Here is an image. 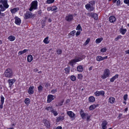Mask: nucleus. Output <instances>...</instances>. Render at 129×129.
<instances>
[{"mask_svg": "<svg viewBox=\"0 0 129 129\" xmlns=\"http://www.w3.org/2000/svg\"><path fill=\"white\" fill-rule=\"evenodd\" d=\"M78 78L79 79H81L83 77L82 75L81 74H79L78 75Z\"/></svg>", "mask_w": 129, "mask_h": 129, "instance_id": "obj_52", "label": "nucleus"}, {"mask_svg": "<svg viewBox=\"0 0 129 129\" xmlns=\"http://www.w3.org/2000/svg\"><path fill=\"white\" fill-rule=\"evenodd\" d=\"M70 79L72 81H74L76 80V77L75 76L72 75L70 77Z\"/></svg>", "mask_w": 129, "mask_h": 129, "instance_id": "obj_37", "label": "nucleus"}, {"mask_svg": "<svg viewBox=\"0 0 129 129\" xmlns=\"http://www.w3.org/2000/svg\"><path fill=\"white\" fill-rule=\"evenodd\" d=\"M31 6L29 9L30 11H31L33 9H37V2L35 1L32 2L31 4Z\"/></svg>", "mask_w": 129, "mask_h": 129, "instance_id": "obj_3", "label": "nucleus"}, {"mask_svg": "<svg viewBox=\"0 0 129 129\" xmlns=\"http://www.w3.org/2000/svg\"><path fill=\"white\" fill-rule=\"evenodd\" d=\"M107 122L106 121H103L102 125V128L103 129H106L107 127L106 126L107 124Z\"/></svg>", "mask_w": 129, "mask_h": 129, "instance_id": "obj_15", "label": "nucleus"}, {"mask_svg": "<svg viewBox=\"0 0 129 129\" xmlns=\"http://www.w3.org/2000/svg\"><path fill=\"white\" fill-rule=\"evenodd\" d=\"M82 60V58L80 57H78L77 58H75L73 60H72L69 62L72 66H73V63L76 62L81 61Z\"/></svg>", "mask_w": 129, "mask_h": 129, "instance_id": "obj_4", "label": "nucleus"}, {"mask_svg": "<svg viewBox=\"0 0 129 129\" xmlns=\"http://www.w3.org/2000/svg\"><path fill=\"white\" fill-rule=\"evenodd\" d=\"M25 103L26 104L29 103L30 102V99L29 98H26L24 101Z\"/></svg>", "mask_w": 129, "mask_h": 129, "instance_id": "obj_40", "label": "nucleus"}, {"mask_svg": "<svg viewBox=\"0 0 129 129\" xmlns=\"http://www.w3.org/2000/svg\"><path fill=\"white\" fill-rule=\"evenodd\" d=\"M51 112L53 113L54 115L55 116H56L58 114V113L56 111H54L53 109L52 110Z\"/></svg>", "mask_w": 129, "mask_h": 129, "instance_id": "obj_41", "label": "nucleus"}, {"mask_svg": "<svg viewBox=\"0 0 129 129\" xmlns=\"http://www.w3.org/2000/svg\"><path fill=\"white\" fill-rule=\"evenodd\" d=\"M70 67L66 68L64 69L65 73L66 74H68L70 72Z\"/></svg>", "mask_w": 129, "mask_h": 129, "instance_id": "obj_27", "label": "nucleus"}, {"mask_svg": "<svg viewBox=\"0 0 129 129\" xmlns=\"http://www.w3.org/2000/svg\"><path fill=\"white\" fill-rule=\"evenodd\" d=\"M103 40V38H98L96 39L95 42L97 44L99 43H100Z\"/></svg>", "mask_w": 129, "mask_h": 129, "instance_id": "obj_28", "label": "nucleus"}, {"mask_svg": "<svg viewBox=\"0 0 129 129\" xmlns=\"http://www.w3.org/2000/svg\"><path fill=\"white\" fill-rule=\"evenodd\" d=\"M89 100L90 102H92L95 101V99L93 96H91L89 98Z\"/></svg>", "mask_w": 129, "mask_h": 129, "instance_id": "obj_29", "label": "nucleus"}, {"mask_svg": "<svg viewBox=\"0 0 129 129\" xmlns=\"http://www.w3.org/2000/svg\"><path fill=\"white\" fill-rule=\"evenodd\" d=\"M77 71L79 72H82L83 70V68L81 65L78 66L77 67Z\"/></svg>", "mask_w": 129, "mask_h": 129, "instance_id": "obj_21", "label": "nucleus"}, {"mask_svg": "<svg viewBox=\"0 0 129 129\" xmlns=\"http://www.w3.org/2000/svg\"><path fill=\"white\" fill-rule=\"evenodd\" d=\"M123 2L124 3L129 6V0H124Z\"/></svg>", "mask_w": 129, "mask_h": 129, "instance_id": "obj_47", "label": "nucleus"}, {"mask_svg": "<svg viewBox=\"0 0 129 129\" xmlns=\"http://www.w3.org/2000/svg\"><path fill=\"white\" fill-rule=\"evenodd\" d=\"M19 10V9L18 8H14L13 9H11L10 10V11L11 12L12 14H14L17 11H18Z\"/></svg>", "mask_w": 129, "mask_h": 129, "instance_id": "obj_20", "label": "nucleus"}, {"mask_svg": "<svg viewBox=\"0 0 129 129\" xmlns=\"http://www.w3.org/2000/svg\"><path fill=\"white\" fill-rule=\"evenodd\" d=\"M121 36H118L115 39V41H117L118 40L120 39L121 38Z\"/></svg>", "mask_w": 129, "mask_h": 129, "instance_id": "obj_50", "label": "nucleus"}, {"mask_svg": "<svg viewBox=\"0 0 129 129\" xmlns=\"http://www.w3.org/2000/svg\"><path fill=\"white\" fill-rule=\"evenodd\" d=\"M34 87L33 86H30L29 87L27 91V92L29 94L31 95L34 92Z\"/></svg>", "mask_w": 129, "mask_h": 129, "instance_id": "obj_14", "label": "nucleus"}, {"mask_svg": "<svg viewBox=\"0 0 129 129\" xmlns=\"http://www.w3.org/2000/svg\"><path fill=\"white\" fill-rule=\"evenodd\" d=\"M94 9V8L92 6L91 7L90 6V8L89 10L91 11H92Z\"/></svg>", "mask_w": 129, "mask_h": 129, "instance_id": "obj_58", "label": "nucleus"}, {"mask_svg": "<svg viewBox=\"0 0 129 129\" xmlns=\"http://www.w3.org/2000/svg\"><path fill=\"white\" fill-rule=\"evenodd\" d=\"M48 37H47L46 38L43 40L45 44H48L49 43V41L48 40Z\"/></svg>", "mask_w": 129, "mask_h": 129, "instance_id": "obj_32", "label": "nucleus"}, {"mask_svg": "<svg viewBox=\"0 0 129 129\" xmlns=\"http://www.w3.org/2000/svg\"><path fill=\"white\" fill-rule=\"evenodd\" d=\"M120 33L122 35H124L126 31V29H123L122 28H121L120 29Z\"/></svg>", "mask_w": 129, "mask_h": 129, "instance_id": "obj_25", "label": "nucleus"}, {"mask_svg": "<svg viewBox=\"0 0 129 129\" xmlns=\"http://www.w3.org/2000/svg\"><path fill=\"white\" fill-rule=\"evenodd\" d=\"M27 51V50L26 49H25L23 51H20L18 53V54L19 55H21L25 53Z\"/></svg>", "mask_w": 129, "mask_h": 129, "instance_id": "obj_30", "label": "nucleus"}, {"mask_svg": "<svg viewBox=\"0 0 129 129\" xmlns=\"http://www.w3.org/2000/svg\"><path fill=\"white\" fill-rule=\"evenodd\" d=\"M98 106V105L93 104L91 105L89 107L90 110H92L94 109L96 107Z\"/></svg>", "mask_w": 129, "mask_h": 129, "instance_id": "obj_19", "label": "nucleus"}, {"mask_svg": "<svg viewBox=\"0 0 129 129\" xmlns=\"http://www.w3.org/2000/svg\"><path fill=\"white\" fill-rule=\"evenodd\" d=\"M55 98V96L52 95L50 94L48 95L47 96V102L48 103L50 102Z\"/></svg>", "mask_w": 129, "mask_h": 129, "instance_id": "obj_7", "label": "nucleus"}, {"mask_svg": "<svg viewBox=\"0 0 129 129\" xmlns=\"http://www.w3.org/2000/svg\"><path fill=\"white\" fill-rule=\"evenodd\" d=\"M56 52L57 54L60 55L61 54L62 52V51L60 49H58L57 50Z\"/></svg>", "mask_w": 129, "mask_h": 129, "instance_id": "obj_39", "label": "nucleus"}, {"mask_svg": "<svg viewBox=\"0 0 129 129\" xmlns=\"http://www.w3.org/2000/svg\"><path fill=\"white\" fill-rule=\"evenodd\" d=\"M118 77V75L116 74L115 76L113 77L110 79V81L112 82H114V81L116 78H117Z\"/></svg>", "mask_w": 129, "mask_h": 129, "instance_id": "obj_22", "label": "nucleus"}, {"mask_svg": "<svg viewBox=\"0 0 129 129\" xmlns=\"http://www.w3.org/2000/svg\"><path fill=\"white\" fill-rule=\"evenodd\" d=\"M94 93L96 96H99L100 95H104L105 94V92L103 91H96Z\"/></svg>", "mask_w": 129, "mask_h": 129, "instance_id": "obj_11", "label": "nucleus"}, {"mask_svg": "<svg viewBox=\"0 0 129 129\" xmlns=\"http://www.w3.org/2000/svg\"><path fill=\"white\" fill-rule=\"evenodd\" d=\"M2 7V6H0V8H1V9H0V15L1 14V11H4L5 10V9H4V8Z\"/></svg>", "mask_w": 129, "mask_h": 129, "instance_id": "obj_44", "label": "nucleus"}, {"mask_svg": "<svg viewBox=\"0 0 129 129\" xmlns=\"http://www.w3.org/2000/svg\"><path fill=\"white\" fill-rule=\"evenodd\" d=\"M110 21L112 23H113L115 22L116 20V18L114 16H110L109 18Z\"/></svg>", "mask_w": 129, "mask_h": 129, "instance_id": "obj_17", "label": "nucleus"}, {"mask_svg": "<svg viewBox=\"0 0 129 129\" xmlns=\"http://www.w3.org/2000/svg\"><path fill=\"white\" fill-rule=\"evenodd\" d=\"M80 114L81 115V116L82 118L83 119H84L85 118V116H87L88 115V114L87 113H85L84 112L83 110L81 109L80 112Z\"/></svg>", "mask_w": 129, "mask_h": 129, "instance_id": "obj_8", "label": "nucleus"}, {"mask_svg": "<svg viewBox=\"0 0 129 129\" xmlns=\"http://www.w3.org/2000/svg\"><path fill=\"white\" fill-rule=\"evenodd\" d=\"M51 8V11H55L57 9V8L55 6H53Z\"/></svg>", "mask_w": 129, "mask_h": 129, "instance_id": "obj_43", "label": "nucleus"}, {"mask_svg": "<svg viewBox=\"0 0 129 129\" xmlns=\"http://www.w3.org/2000/svg\"><path fill=\"white\" fill-rule=\"evenodd\" d=\"M4 74L6 77L9 78H12L13 76L12 71L9 68H8L5 70Z\"/></svg>", "mask_w": 129, "mask_h": 129, "instance_id": "obj_1", "label": "nucleus"}, {"mask_svg": "<svg viewBox=\"0 0 129 129\" xmlns=\"http://www.w3.org/2000/svg\"><path fill=\"white\" fill-rule=\"evenodd\" d=\"M90 39L89 38H88L87 40H86V42H85V44L86 45L88 44L89 41H90Z\"/></svg>", "mask_w": 129, "mask_h": 129, "instance_id": "obj_49", "label": "nucleus"}, {"mask_svg": "<svg viewBox=\"0 0 129 129\" xmlns=\"http://www.w3.org/2000/svg\"><path fill=\"white\" fill-rule=\"evenodd\" d=\"M38 89L39 92H41L43 89V87L41 85H40L38 87Z\"/></svg>", "mask_w": 129, "mask_h": 129, "instance_id": "obj_33", "label": "nucleus"}, {"mask_svg": "<svg viewBox=\"0 0 129 129\" xmlns=\"http://www.w3.org/2000/svg\"><path fill=\"white\" fill-rule=\"evenodd\" d=\"M25 18L26 19H27L29 18H31L33 16L32 15V13L29 11H27L25 15Z\"/></svg>", "mask_w": 129, "mask_h": 129, "instance_id": "obj_6", "label": "nucleus"}, {"mask_svg": "<svg viewBox=\"0 0 129 129\" xmlns=\"http://www.w3.org/2000/svg\"><path fill=\"white\" fill-rule=\"evenodd\" d=\"M107 50V49L106 48H103L101 49V51L102 52H105Z\"/></svg>", "mask_w": 129, "mask_h": 129, "instance_id": "obj_48", "label": "nucleus"}, {"mask_svg": "<svg viewBox=\"0 0 129 129\" xmlns=\"http://www.w3.org/2000/svg\"><path fill=\"white\" fill-rule=\"evenodd\" d=\"M73 19V15H72L70 14L66 16L65 19L67 21L70 22Z\"/></svg>", "mask_w": 129, "mask_h": 129, "instance_id": "obj_9", "label": "nucleus"}, {"mask_svg": "<svg viewBox=\"0 0 129 129\" xmlns=\"http://www.w3.org/2000/svg\"><path fill=\"white\" fill-rule=\"evenodd\" d=\"M67 114L69 116L72 120H74L75 118L76 115L72 111H68Z\"/></svg>", "mask_w": 129, "mask_h": 129, "instance_id": "obj_5", "label": "nucleus"}, {"mask_svg": "<svg viewBox=\"0 0 129 129\" xmlns=\"http://www.w3.org/2000/svg\"><path fill=\"white\" fill-rule=\"evenodd\" d=\"M15 38L14 36L11 35L9 36L8 38V39L10 41H13L15 39Z\"/></svg>", "mask_w": 129, "mask_h": 129, "instance_id": "obj_26", "label": "nucleus"}, {"mask_svg": "<svg viewBox=\"0 0 129 129\" xmlns=\"http://www.w3.org/2000/svg\"><path fill=\"white\" fill-rule=\"evenodd\" d=\"M125 52L126 54H129V49L126 51Z\"/></svg>", "mask_w": 129, "mask_h": 129, "instance_id": "obj_63", "label": "nucleus"}, {"mask_svg": "<svg viewBox=\"0 0 129 129\" xmlns=\"http://www.w3.org/2000/svg\"><path fill=\"white\" fill-rule=\"evenodd\" d=\"M64 102V100H63L61 101L60 103H58V105L59 106H61L62 104Z\"/></svg>", "mask_w": 129, "mask_h": 129, "instance_id": "obj_46", "label": "nucleus"}, {"mask_svg": "<svg viewBox=\"0 0 129 129\" xmlns=\"http://www.w3.org/2000/svg\"><path fill=\"white\" fill-rule=\"evenodd\" d=\"M127 94H125L123 96V98L124 101H126L127 98Z\"/></svg>", "mask_w": 129, "mask_h": 129, "instance_id": "obj_51", "label": "nucleus"}, {"mask_svg": "<svg viewBox=\"0 0 129 129\" xmlns=\"http://www.w3.org/2000/svg\"><path fill=\"white\" fill-rule=\"evenodd\" d=\"M47 10L48 11H51V7H48L47 8Z\"/></svg>", "mask_w": 129, "mask_h": 129, "instance_id": "obj_59", "label": "nucleus"}, {"mask_svg": "<svg viewBox=\"0 0 129 129\" xmlns=\"http://www.w3.org/2000/svg\"><path fill=\"white\" fill-rule=\"evenodd\" d=\"M120 0H118L117 1L116 3V4L117 6H118L120 5Z\"/></svg>", "mask_w": 129, "mask_h": 129, "instance_id": "obj_56", "label": "nucleus"}, {"mask_svg": "<svg viewBox=\"0 0 129 129\" xmlns=\"http://www.w3.org/2000/svg\"><path fill=\"white\" fill-rule=\"evenodd\" d=\"M43 122L45 125L47 127L49 128L50 127V124L49 122L46 119H44L43 120Z\"/></svg>", "mask_w": 129, "mask_h": 129, "instance_id": "obj_12", "label": "nucleus"}, {"mask_svg": "<svg viewBox=\"0 0 129 129\" xmlns=\"http://www.w3.org/2000/svg\"><path fill=\"white\" fill-rule=\"evenodd\" d=\"M45 109L47 111H51L53 110V108L52 106H49L48 107H46L45 108Z\"/></svg>", "mask_w": 129, "mask_h": 129, "instance_id": "obj_31", "label": "nucleus"}, {"mask_svg": "<svg viewBox=\"0 0 129 129\" xmlns=\"http://www.w3.org/2000/svg\"><path fill=\"white\" fill-rule=\"evenodd\" d=\"M52 21L51 19L50 18H49L48 19V21L49 22H51Z\"/></svg>", "mask_w": 129, "mask_h": 129, "instance_id": "obj_64", "label": "nucleus"}, {"mask_svg": "<svg viewBox=\"0 0 129 129\" xmlns=\"http://www.w3.org/2000/svg\"><path fill=\"white\" fill-rule=\"evenodd\" d=\"M75 30H74L71 31L68 35H71L72 36H73L74 35V34L76 32Z\"/></svg>", "mask_w": 129, "mask_h": 129, "instance_id": "obj_36", "label": "nucleus"}, {"mask_svg": "<svg viewBox=\"0 0 129 129\" xmlns=\"http://www.w3.org/2000/svg\"><path fill=\"white\" fill-rule=\"evenodd\" d=\"M56 90L55 89H53L51 91V92H52V93H54L55 92H56Z\"/></svg>", "mask_w": 129, "mask_h": 129, "instance_id": "obj_57", "label": "nucleus"}, {"mask_svg": "<svg viewBox=\"0 0 129 129\" xmlns=\"http://www.w3.org/2000/svg\"><path fill=\"white\" fill-rule=\"evenodd\" d=\"M85 57V56L84 55H82L81 56V57L82 59H84Z\"/></svg>", "mask_w": 129, "mask_h": 129, "instance_id": "obj_61", "label": "nucleus"}, {"mask_svg": "<svg viewBox=\"0 0 129 129\" xmlns=\"http://www.w3.org/2000/svg\"><path fill=\"white\" fill-rule=\"evenodd\" d=\"M4 103H1L0 105V108L1 109H2L3 108V105Z\"/></svg>", "mask_w": 129, "mask_h": 129, "instance_id": "obj_62", "label": "nucleus"}, {"mask_svg": "<svg viewBox=\"0 0 129 129\" xmlns=\"http://www.w3.org/2000/svg\"><path fill=\"white\" fill-rule=\"evenodd\" d=\"M54 0H47L46 2L47 3L49 4L53 3Z\"/></svg>", "mask_w": 129, "mask_h": 129, "instance_id": "obj_45", "label": "nucleus"}, {"mask_svg": "<svg viewBox=\"0 0 129 129\" xmlns=\"http://www.w3.org/2000/svg\"><path fill=\"white\" fill-rule=\"evenodd\" d=\"M110 74L109 70L108 69L105 70L103 74L101 75V78L103 79H105L109 76Z\"/></svg>", "mask_w": 129, "mask_h": 129, "instance_id": "obj_2", "label": "nucleus"}, {"mask_svg": "<svg viewBox=\"0 0 129 129\" xmlns=\"http://www.w3.org/2000/svg\"><path fill=\"white\" fill-rule=\"evenodd\" d=\"M33 59V57L31 55H29L27 57V60L28 62H30Z\"/></svg>", "mask_w": 129, "mask_h": 129, "instance_id": "obj_23", "label": "nucleus"}, {"mask_svg": "<svg viewBox=\"0 0 129 129\" xmlns=\"http://www.w3.org/2000/svg\"><path fill=\"white\" fill-rule=\"evenodd\" d=\"M1 103H4V100L5 98L3 95H1Z\"/></svg>", "mask_w": 129, "mask_h": 129, "instance_id": "obj_35", "label": "nucleus"}, {"mask_svg": "<svg viewBox=\"0 0 129 129\" xmlns=\"http://www.w3.org/2000/svg\"><path fill=\"white\" fill-rule=\"evenodd\" d=\"M87 117V121H88L90 120V116H89L88 115H87V116H86Z\"/></svg>", "mask_w": 129, "mask_h": 129, "instance_id": "obj_55", "label": "nucleus"}, {"mask_svg": "<svg viewBox=\"0 0 129 129\" xmlns=\"http://www.w3.org/2000/svg\"><path fill=\"white\" fill-rule=\"evenodd\" d=\"M115 101V99L113 97L109 98V102L111 104L113 103Z\"/></svg>", "mask_w": 129, "mask_h": 129, "instance_id": "obj_24", "label": "nucleus"}, {"mask_svg": "<svg viewBox=\"0 0 129 129\" xmlns=\"http://www.w3.org/2000/svg\"><path fill=\"white\" fill-rule=\"evenodd\" d=\"M14 19H15V23L17 25H20L21 22L20 19L18 17L16 16L14 18Z\"/></svg>", "mask_w": 129, "mask_h": 129, "instance_id": "obj_10", "label": "nucleus"}, {"mask_svg": "<svg viewBox=\"0 0 129 129\" xmlns=\"http://www.w3.org/2000/svg\"><path fill=\"white\" fill-rule=\"evenodd\" d=\"M62 127L61 126H58L56 128V129H61Z\"/></svg>", "mask_w": 129, "mask_h": 129, "instance_id": "obj_60", "label": "nucleus"}, {"mask_svg": "<svg viewBox=\"0 0 129 129\" xmlns=\"http://www.w3.org/2000/svg\"><path fill=\"white\" fill-rule=\"evenodd\" d=\"M90 16H92L95 20H97L98 19V15L96 13H91L90 14Z\"/></svg>", "mask_w": 129, "mask_h": 129, "instance_id": "obj_18", "label": "nucleus"}, {"mask_svg": "<svg viewBox=\"0 0 129 129\" xmlns=\"http://www.w3.org/2000/svg\"><path fill=\"white\" fill-rule=\"evenodd\" d=\"M50 86V84L48 83H45V87H48L49 86Z\"/></svg>", "mask_w": 129, "mask_h": 129, "instance_id": "obj_54", "label": "nucleus"}, {"mask_svg": "<svg viewBox=\"0 0 129 129\" xmlns=\"http://www.w3.org/2000/svg\"><path fill=\"white\" fill-rule=\"evenodd\" d=\"M81 32L80 30H78L76 34V36H79Z\"/></svg>", "mask_w": 129, "mask_h": 129, "instance_id": "obj_53", "label": "nucleus"}, {"mask_svg": "<svg viewBox=\"0 0 129 129\" xmlns=\"http://www.w3.org/2000/svg\"><path fill=\"white\" fill-rule=\"evenodd\" d=\"M107 58V56L104 57H102L101 56H97L96 57V59L98 61H100L106 59Z\"/></svg>", "mask_w": 129, "mask_h": 129, "instance_id": "obj_13", "label": "nucleus"}, {"mask_svg": "<svg viewBox=\"0 0 129 129\" xmlns=\"http://www.w3.org/2000/svg\"><path fill=\"white\" fill-rule=\"evenodd\" d=\"M15 79H9L8 80V82L9 84V86L11 87V86L15 82Z\"/></svg>", "mask_w": 129, "mask_h": 129, "instance_id": "obj_16", "label": "nucleus"}, {"mask_svg": "<svg viewBox=\"0 0 129 129\" xmlns=\"http://www.w3.org/2000/svg\"><path fill=\"white\" fill-rule=\"evenodd\" d=\"M63 117L61 116L58 117L56 119V121L57 122H58L60 121H62L63 119Z\"/></svg>", "mask_w": 129, "mask_h": 129, "instance_id": "obj_34", "label": "nucleus"}, {"mask_svg": "<svg viewBox=\"0 0 129 129\" xmlns=\"http://www.w3.org/2000/svg\"><path fill=\"white\" fill-rule=\"evenodd\" d=\"M76 29L77 30H80L81 31L82 30V29L80 24H79L78 25L76 28Z\"/></svg>", "mask_w": 129, "mask_h": 129, "instance_id": "obj_38", "label": "nucleus"}, {"mask_svg": "<svg viewBox=\"0 0 129 129\" xmlns=\"http://www.w3.org/2000/svg\"><path fill=\"white\" fill-rule=\"evenodd\" d=\"M91 5L90 4H87L85 6L87 10H89L90 8Z\"/></svg>", "mask_w": 129, "mask_h": 129, "instance_id": "obj_42", "label": "nucleus"}]
</instances>
